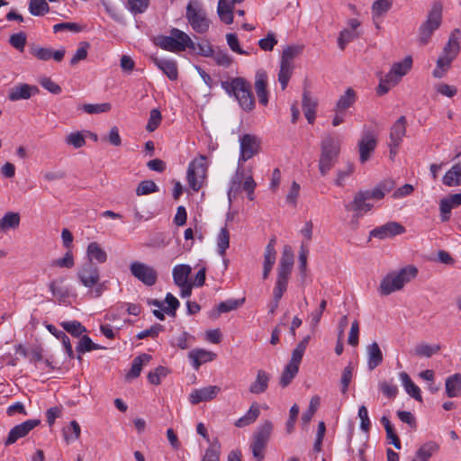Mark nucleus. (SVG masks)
I'll return each mask as SVG.
<instances>
[{"label": "nucleus", "mask_w": 461, "mask_h": 461, "mask_svg": "<svg viewBox=\"0 0 461 461\" xmlns=\"http://www.w3.org/2000/svg\"><path fill=\"white\" fill-rule=\"evenodd\" d=\"M221 86L230 96L235 97L242 110L250 112L255 108L251 85L245 78L237 77L230 81H221Z\"/></svg>", "instance_id": "obj_1"}, {"label": "nucleus", "mask_w": 461, "mask_h": 461, "mask_svg": "<svg viewBox=\"0 0 461 461\" xmlns=\"http://www.w3.org/2000/svg\"><path fill=\"white\" fill-rule=\"evenodd\" d=\"M417 274V267L411 265L406 266L399 271L390 272L382 279L378 292L381 295H389L399 291L403 288L405 284L415 278Z\"/></svg>", "instance_id": "obj_2"}, {"label": "nucleus", "mask_w": 461, "mask_h": 461, "mask_svg": "<svg viewBox=\"0 0 461 461\" xmlns=\"http://www.w3.org/2000/svg\"><path fill=\"white\" fill-rule=\"evenodd\" d=\"M155 44L164 50L174 53L185 51L186 49L191 51L195 50V42L187 33L177 28H172L169 35L158 36Z\"/></svg>", "instance_id": "obj_3"}, {"label": "nucleus", "mask_w": 461, "mask_h": 461, "mask_svg": "<svg viewBox=\"0 0 461 461\" xmlns=\"http://www.w3.org/2000/svg\"><path fill=\"white\" fill-rule=\"evenodd\" d=\"M340 152L339 142L331 135L325 136L321 143L319 170L321 176H326L334 167Z\"/></svg>", "instance_id": "obj_4"}, {"label": "nucleus", "mask_w": 461, "mask_h": 461, "mask_svg": "<svg viewBox=\"0 0 461 461\" xmlns=\"http://www.w3.org/2000/svg\"><path fill=\"white\" fill-rule=\"evenodd\" d=\"M442 9L443 6L440 2L433 3L426 21L423 22L419 28L418 41L420 44H428L434 32L440 27L442 23Z\"/></svg>", "instance_id": "obj_5"}, {"label": "nucleus", "mask_w": 461, "mask_h": 461, "mask_svg": "<svg viewBox=\"0 0 461 461\" xmlns=\"http://www.w3.org/2000/svg\"><path fill=\"white\" fill-rule=\"evenodd\" d=\"M185 17L192 29L197 33H205L211 22L200 0H190L186 5Z\"/></svg>", "instance_id": "obj_6"}, {"label": "nucleus", "mask_w": 461, "mask_h": 461, "mask_svg": "<svg viewBox=\"0 0 461 461\" xmlns=\"http://www.w3.org/2000/svg\"><path fill=\"white\" fill-rule=\"evenodd\" d=\"M207 158L204 155L193 159L187 167L186 179L188 185L194 192H198L203 185L207 177Z\"/></svg>", "instance_id": "obj_7"}, {"label": "nucleus", "mask_w": 461, "mask_h": 461, "mask_svg": "<svg viewBox=\"0 0 461 461\" xmlns=\"http://www.w3.org/2000/svg\"><path fill=\"white\" fill-rule=\"evenodd\" d=\"M273 430V423L266 420L263 424L257 428L253 434V439L250 445L253 456L258 461L264 458V450L270 438Z\"/></svg>", "instance_id": "obj_8"}, {"label": "nucleus", "mask_w": 461, "mask_h": 461, "mask_svg": "<svg viewBox=\"0 0 461 461\" xmlns=\"http://www.w3.org/2000/svg\"><path fill=\"white\" fill-rule=\"evenodd\" d=\"M406 117L402 115L398 120L392 125L390 129V136L388 146L390 149V158L393 160L397 154L398 149L401 146L403 138L406 134Z\"/></svg>", "instance_id": "obj_9"}, {"label": "nucleus", "mask_w": 461, "mask_h": 461, "mask_svg": "<svg viewBox=\"0 0 461 461\" xmlns=\"http://www.w3.org/2000/svg\"><path fill=\"white\" fill-rule=\"evenodd\" d=\"M130 270L135 278L148 286H152L157 282V271L147 264L134 261L131 264Z\"/></svg>", "instance_id": "obj_10"}, {"label": "nucleus", "mask_w": 461, "mask_h": 461, "mask_svg": "<svg viewBox=\"0 0 461 461\" xmlns=\"http://www.w3.org/2000/svg\"><path fill=\"white\" fill-rule=\"evenodd\" d=\"M77 276L80 283L87 288L95 287L100 280L99 269L93 263L84 264Z\"/></svg>", "instance_id": "obj_11"}, {"label": "nucleus", "mask_w": 461, "mask_h": 461, "mask_svg": "<svg viewBox=\"0 0 461 461\" xmlns=\"http://www.w3.org/2000/svg\"><path fill=\"white\" fill-rule=\"evenodd\" d=\"M40 423L41 420L39 419H32L14 426L8 433V437L5 442V445L8 446L15 443L19 438L25 437Z\"/></svg>", "instance_id": "obj_12"}, {"label": "nucleus", "mask_w": 461, "mask_h": 461, "mask_svg": "<svg viewBox=\"0 0 461 461\" xmlns=\"http://www.w3.org/2000/svg\"><path fill=\"white\" fill-rule=\"evenodd\" d=\"M368 200L364 191H358L355 194L353 201L345 204V210L354 212L355 216L360 217L373 208V204L368 203Z\"/></svg>", "instance_id": "obj_13"}, {"label": "nucleus", "mask_w": 461, "mask_h": 461, "mask_svg": "<svg viewBox=\"0 0 461 461\" xmlns=\"http://www.w3.org/2000/svg\"><path fill=\"white\" fill-rule=\"evenodd\" d=\"M40 92L37 86L26 83L17 84L8 91V99L12 102L28 100Z\"/></svg>", "instance_id": "obj_14"}, {"label": "nucleus", "mask_w": 461, "mask_h": 461, "mask_svg": "<svg viewBox=\"0 0 461 461\" xmlns=\"http://www.w3.org/2000/svg\"><path fill=\"white\" fill-rule=\"evenodd\" d=\"M405 232V228L399 222L389 221L378 226L370 231V236L379 240L392 238Z\"/></svg>", "instance_id": "obj_15"}, {"label": "nucleus", "mask_w": 461, "mask_h": 461, "mask_svg": "<svg viewBox=\"0 0 461 461\" xmlns=\"http://www.w3.org/2000/svg\"><path fill=\"white\" fill-rule=\"evenodd\" d=\"M221 391L220 386L209 385L199 389H194L189 394V402L196 405L202 402H209L216 398Z\"/></svg>", "instance_id": "obj_16"}, {"label": "nucleus", "mask_w": 461, "mask_h": 461, "mask_svg": "<svg viewBox=\"0 0 461 461\" xmlns=\"http://www.w3.org/2000/svg\"><path fill=\"white\" fill-rule=\"evenodd\" d=\"M240 155L239 161L245 162L258 153L259 144L258 139L250 134H244L240 140Z\"/></svg>", "instance_id": "obj_17"}, {"label": "nucleus", "mask_w": 461, "mask_h": 461, "mask_svg": "<svg viewBox=\"0 0 461 461\" xmlns=\"http://www.w3.org/2000/svg\"><path fill=\"white\" fill-rule=\"evenodd\" d=\"M411 66L412 59L411 56L405 57L401 62L394 63L391 70L386 74L387 80L398 84L401 78L411 70Z\"/></svg>", "instance_id": "obj_18"}, {"label": "nucleus", "mask_w": 461, "mask_h": 461, "mask_svg": "<svg viewBox=\"0 0 461 461\" xmlns=\"http://www.w3.org/2000/svg\"><path fill=\"white\" fill-rule=\"evenodd\" d=\"M65 50L60 49L58 50H52L50 48H42L36 45H32L30 48V53L37 58L39 60L47 61L50 59L59 62L65 56Z\"/></svg>", "instance_id": "obj_19"}, {"label": "nucleus", "mask_w": 461, "mask_h": 461, "mask_svg": "<svg viewBox=\"0 0 461 461\" xmlns=\"http://www.w3.org/2000/svg\"><path fill=\"white\" fill-rule=\"evenodd\" d=\"M375 136L371 131L366 132L358 142L361 163H365L370 158L371 153L375 150Z\"/></svg>", "instance_id": "obj_20"}, {"label": "nucleus", "mask_w": 461, "mask_h": 461, "mask_svg": "<svg viewBox=\"0 0 461 461\" xmlns=\"http://www.w3.org/2000/svg\"><path fill=\"white\" fill-rule=\"evenodd\" d=\"M461 205V193L450 194L439 202L441 221L445 222L450 219L451 210Z\"/></svg>", "instance_id": "obj_21"}, {"label": "nucleus", "mask_w": 461, "mask_h": 461, "mask_svg": "<svg viewBox=\"0 0 461 461\" xmlns=\"http://www.w3.org/2000/svg\"><path fill=\"white\" fill-rule=\"evenodd\" d=\"M294 266V253L290 246H285L278 266V276L289 278Z\"/></svg>", "instance_id": "obj_22"}, {"label": "nucleus", "mask_w": 461, "mask_h": 461, "mask_svg": "<svg viewBox=\"0 0 461 461\" xmlns=\"http://www.w3.org/2000/svg\"><path fill=\"white\" fill-rule=\"evenodd\" d=\"M271 379V375L267 371L260 369L257 372L255 381H253L249 388V393L253 394L264 393L267 388Z\"/></svg>", "instance_id": "obj_23"}, {"label": "nucleus", "mask_w": 461, "mask_h": 461, "mask_svg": "<svg viewBox=\"0 0 461 461\" xmlns=\"http://www.w3.org/2000/svg\"><path fill=\"white\" fill-rule=\"evenodd\" d=\"M188 357L192 361V366L195 370L205 363L212 361L216 357V354L203 348L193 349L188 353Z\"/></svg>", "instance_id": "obj_24"}, {"label": "nucleus", "mask_w": 461, "mask_h": 461, "mask_svg": "<svg viewBox=\"0 0 461 461\" xmlns=\"http://www.w3.org/2000/svg\"><path fill=\"white\" fill-rule=\"evenodd\" d=\"M460 30L455 29L450 33L448 41L443 48L442 55L456 59L460 52V42H459Z\"/></svg>", "instance_id": "obj_25"}, {"label": "nucleus", "mask_w": 461, "mask_h": 461, "mask_svg": "<svg viewBox=\"0 0 461 461\" xmlns=\"http://www.w3.org/2000/svg\"><path fill=\"white\" fill-rule=\"evenodd\" d=\"M65 278L59 277L49 284V289L59 303H66L69 297V289L63 285Z\"/></svg>", "instance_id": "obj_26"}, {"label": "nucleus", "mask_w": 461, "mask_h": 461, "mask_svg": "<svg viewBox=\"0 0 461 461\" xmlns=\"http://www.w3.org/2000/svg\"><path fill=\"white\" fill-rule=\"evenodd\" d=\"M154 64L159 68L170 80H176L178 69L176 62L173 59H153Z\"/></svg>", "instance_id": "obj_27"}, {"label": "nucleus", "mask_w": 461, "mask_h": 461, "mask_svg": "<svg viewBox=\"0 0 461 461\" xmlns=\"http://www.w3.org/2000/svg\"><path fill=\"white\" fill-rule=\"evenodd\" d=\"M439 450V445L435 441L422 444L415 453V457L410 461H429Z\"/></svg>", "instance_id": "obj_28"}, {"label": "nucleus", "mask_w": 461, "mask_h": 461, "mask_svg": "<svg viewBox=\"0 0 461 461\" xmlns=\"http://www.w3.org/2000/svg\"><path fill=\"white\" fill-rule=\"evenodd\" d=\"M367 367L369 370L375 369L383 362L384 357L377 342H373L366 348Z\"/></svg>", "instance_id": "obj_29"}, {"label": "nucleus", "mask_w": 461, "mask_h": 461, "mask_svg": "<svg viewBox=\"0 0 461 461\" xmlns=\"http://www.w3.org/2000/svg\"><path fill=\"white\" fill-rule=\"evenodd\" d=\"M276 239L273 238L270 240L269 243L267 245L264 254V269H263V278L267 279L269 276V273L272 270L273 266L276 262V252L275 249Z\"/></svg>", "instance_id": "obj_30"}, {"label": "nucleus", "mask_w": 461, "mask_h": 461, "mask_svg": "<svg viewBox=\"0 0 461 461\" xmlns=\"http://www.w3.org/2000/svg\"><path fill=\"white\" fill-rule=\"evenodd\" d=\"M357 100V94L352 87H348L343 95L338 99L334 111L345 112L352 107Z\"/></svg>", "instance_id": "obj_31"}, {"label": "nucleus", "mask_w": 461, "mask_h": 461, "mask_svg": "<svg viewBox=\"0 0 461 461\" xmlns=\"http://www.w3.org/2000/svg\"><path fill=\"white\" fill-rule=\"evenodd\" d=\"M267 77L265 72L258 73L255 81V89L259 103L266 106L268 103V91L267 89Z\"/></svg>", "instance_id": "obj_32"}, {"label": "nucleus", "mask_w": 461, "mask_h": 461, "mask_svg": "<svg viewBox=\"0 0 461 461\" xmlns=\"http://www.w3.org/2000/svg\"><path fill=\"white\" fill-rule=\"evenodd\" d=\"M446 394L449 398L461 396V374L456 373L449 375L445 381Z\"/></svg>", "instance_id": "obj_33"}, {"label": "nucleus", "mask_w": 461, "mask_h": 461, "mask_svg": "<svg viewBox=\"0 0 461 461\" xmlns=\"http://www.w3.org/2000/svg\"><path fill=\"white\" fill-rule=\"evenodd\" d=\"M21 216L19 212H7L0 219V233L7 232L10 230H15L19 227Z\"/></svg>", "instance_id": "obj_34"}, {"label": "nucleus", "mask_w": 461, "mask_h": 461, "mask_svg": "<svg viewBox=\"0 0 461 461\" xmlns=\"http://www.w3.org/2000/svg\"><path fill=\"white\" fill-rule=\"evenodd\" d=\"M399 378L402 382V386L404 387V390L406 393L412 398H414L418 402H422V396L420 393V389L419 386H417L412 380L411 379L410 375L405 372H401L399 374Z\"/></svg>", "instance_id": "obj_35"}, {"label": "nucleus", "mask_w": 461, "mask_h": 461, "mask_svg": "<svg viewBox=\"0 0 461 461\" xmlns=\"http://www.w3.org/2000/svg\"><path fill=\"white\" fill-rule=\"evenodd\" d=\"M234 2L231 0H219L217 13L220 19L226 24L233 23Z\"/></svg>", "instance_id": "obj_36"}, {"label": "nucleus", "mask_w": 461, "mask_h": 461, "mask_svg": "<svg viewBox=\"0 0 461 461\" xmlns=\"http://www.w3.org/2000/svg\"><path fill=\"white\" fill-rule=\"evenodd\" d=\"M86 255L89 260L87 263L96 261L99 264H103L107 260V253L101 248L100 244L95 241L88 244Z\"/></svg>", "instance_id": "obj_37"}, {"label": "nucleus", "mask_w": 461, "mask_h": 461, "mask_svg": "<svg viewBox=\"0 0 461 461\" xmlns=\"http://www.w3.org/2000/svg\"><path fill=\"white\" fill-rule=\"evenodd\" d=\"M442 182L447 186L461 185V162L452 166L443 176Z\"/></svg>", "instance_id": "obj_38"}, {"label": "nucleus", "mask_w": 461, "mask_h": 461, "mask_svg": "<svg viewBox=\"0 0 461 461\" xmlns=\"http://www.w3.org/2000/svg\"><path fill=\"white\" fill-rule=\"evenodd\" d=\"M260 414L259 406L258 403H252L249 411L240 419L235 421V426L243 428L254 423Z\"/></svg>", "instance_id": "obj_39"}, {"label": "nucleus", "mask_w": 461, "mask_h": 461, "mask_svg": "<svg viewBox=\"0 0 461 461\" xmlns=\"http://www.w3.org/2000/svg\"><path fill=\"white\" fill-rule=\"evenodd\" d=\"M151 360V356L146 353H143L138 357H136L132 363H131V368L127 374L128 379H134L137 378L141 372L142 366L144 365H147Z\"/></svg>", "instance_id": "obj_40"}, {"label": "nucleus", "mask_w": 461, "mask_h": 461, "mask_svg": "<svg viewBox=\"0 0 461 461\" xmlns=\"http://www.w3.org/2000/svg\"><path fill=\"white\" fill-rule=\"evenodd\" d=\"M310 339L311 337L307 335L298 343V345L292 352L291 359L288 365L299 367Z\"/></svg>", "instance_id": "obj_41"}, {"label": "nucleus", "mask_w": 461, "mask_h": 461, "mask_svg": "<svg viewBox=\"0 0 461 461\" xmlns=\"http://www.w3.org/2000/svg\"><path fill=\"white\" fill-rule=\"evenodd\" d=\"M192 268L189 265L181 264L174 267L172 275L174 282L176 285H183L188 283V276Z\"/></svg>", "instance_id": "obj_42"}, {"label": "nucleus", "mask_w": 461, "mask_h": 461, "mask_svg": "<svg viewBox=\"0 0 461 461\" xmlns=\"http://www.w3.org/2000/svg\"><path fill=\"white\" fill-rule=\"evenodd\" d=\"M79 338H80L79 342L76 348L77 352L78 353L77 359H79V360L82 359V357L80 356L81 354H84L86 352H90L93 350H96V349L104 348V347L94 343L92 341V339L86 335L81 336Z\"/></svg>", "instance_id": "obj_43"}, {"label": "nucleus", "mask_w": 461, "mask_h": 461, "mask_svg": "<svg viewBox=\"0 0 461 461\" xmlns=\"http://www.w3.org/2000/svg\"><path fill=\"white\" fill-rule=\"evenodd\" d=\"M454 59L440 55L437 60L436 68L433 70L432 75L435 78H442L451 67Z\"/></svg>", "instance_id": "obj_44"}, {"label": "nucleus", "mask_w": 461, "mask_h": 461, "mask_svg": "<svg viewBox=\"0 0 461 461\" xmlns=\"http://www.w3.org/2000/svg\"><path fill=\"white\" fill-rule=\"evenodd\" d=\"M60 326L64 329L65 331L76 338L81 337L82 334L86 331V327L83 326L78 321H62Z\"/></svg>", "instance_id": "obj_45"}, {"label": "nucleus", "mask_w": 461, "mask_h": 461, "mask_svg": "<svg viewBox=\"0 0 461 461\" xmlns=\"http://www.w3.org/2000/svg\"><path fill=\"white\" fill-rule=\"evenodd\" d=\"M64 439L68 444L77 440L80 437L81 429L76 420H72L68 426L62 429Z\"/></svg>", "instance_id": "obj_46"}, {"label": "nucleus", "mask_w": 461, "mask_h": 461, "mask_svg": "<svg viewBox=\"0 0 461 461\" xmlns=\"http://www.w3.org/2000/svg\"><path fill=\"white\" fill-rule=\"evenodd\" d=\"M230 247V233L226 227L221 229L217 236V251L219 255L224 256Z\"/></svg>", "instance_id": "obj_47"}, {"label": "nucleus", "mask_w": 461, "mask_h": 461, "mask_svg": "<svg viewBox=\"0 0 461 461\" xmlns=\"http://www.w3.org/2000/svg\"><path fill=\"white\" fill-rule=\"evenodd\" d=\"M393 5V0H375L372 5L373 18L375 19L386 14Z\"/></svg>", "instance_id": "obj_48"}, {"label": "nucleus", "mask_w": 461, "mask_h": 461, "mask_svg": "<svg viewBox=\"0 0 461 461\" xmlns=\"http://www.w3.org/2000/svg\"><path fill=\"white\" fill-rule=\"evenodd\" d=\"M29 11L34 16H42L49 13L50 6L46 0H30Z\"/></svg>", "instance_id": "obj_49"}, {"label": "nucleus", "mask_w": 461, "mask_h": 461, "mask_svg": "<svg viewBox=\"0 0 461 461\" xmlns=\"http://www.w3.org/2000/svg\"><path fill=\"white\" fill-rule=\"evenodd\" d=\"M211 58L213 59L216 65L225 68L230 67L233 62L232 58L228 52L220 49L213 50V55H212Z\"/></svg>", "instance_id": "obj_50"}, {"label": "nucleus", "mask_w": 461, "mask_h": 461, "mask_svg": "<svg viewBox=\"0 0 461 461\" xmlns=\"http://www.w3.org/2000/svg\"><path fill=\"white\" fill-rule=\"evenodd\" d=\"M298 371H299L298 366H291V365L287 364L280 376L279 384L283 388L288 386L291 384V382L293 381V379L295 377V375L298 374Z\"/></svg>", "instance_id": "obj_51"}, {"label": "nucleus", "mask_w": 461, "mask_h": 461, "mask_svg": "<svg viewBox=\"0 0 461 461\" xmlns=\"http://www.w3.org/2000/svg\"><path fill=\"white\" fill-rule=\"evenodd\" d=\"M245 302V298L242 299H229L227 301L220 303L217 307L218 314L229 312L230 311L236 310L240 306L243 304Z\"/></svg>", "instance_id": "obj_52"}, {"label": "nucleus", "mask_w": 461, "mask_h": 461, "mask_svg": "<svg viewBox=\"0 0 461 461\" xmlns=\"http://www.w3.org/2000/svg\"><path fill=\"white\" fill-rule=\"evenodd\" d=\"M294 65L284 64L280 62V69L278 73V81L283 90H285L288 85L293 73Z\"/></svg>", "instance_id": "obj_53"}, {"label": "nucleus", "mask_w": 461, "mask_h": 461, "mask_svg": "<svg viewBox=\"0 0 461 461\" xmlns=\"http://www.w3.org/2000/svg\"><path fill=\"white\" fill-rule=\"evenodd\" d=\"M302 51V48L296 45L287 46L284 49L281 56V63L284 64H293L294 59L299 55Z\"/></svg>", "instance_id": "obj_54"}, {"label": "nucleus", "mask_w": 461, "mask_h": 461, "mask_svg": "<svg viewBox=\"0 0 461 461\" xmlns=\"http://www.w3.org/2000/svg\"><path fill=\"white\" fill-rule=\"evenodd\" d=\"M158 191V186L152 180H143L141 181L136 188V194L146 195L152 193H156Z\"/></svg>", "instance_id": "obj_55"}, {"label": "nucleus", "mask_w": 461, "mask_h": 461, "mask_svg": "<svg viewBox=\"0 0 461 461\" xmlns=\"http://www.w3.org/2000/svg\"><path fill=\"white\" fill-rule=\"evenodd\" d=\"M221 445L216 439L211 443L210 447L205 450L204 456L201 461H220Z\"/></svg>", "instance_id": "obj_56"}, {"label": "nucleus", "mask_w": 461, "mask_h": 461, "mask_svg": "<svg viewBox=\"0 0 461 461\" xmlns=\"http://www.w3.org/2000/svg\"><path fill=\"white\" fill-rule=\"evenodd\" d=\"M112 106L109 103L103 104H86L81 106V109L89 114L107 113L111 110Z\"/></svg>", "instance_id": "obj_57"}, {"label": "nucleus", "mask_w": 461, "mask_h": 461, "mask_svg": "<svg viewBox=\"0 0 461 461\" xmlns=\"http://www.w3.org/2000/svg\"><path fill=\"white\" fill-rule=\"evenodd\" d=\"M149 5V0H127V8L133 14L144 13Z\"/></svg>", "instance_id": "obj_58"}, {"label": "nucleus", "mask_w": 461, "mask_h": 461, "mask_svg": "<svg viewBox=\"0 0 461 461\" xmlns=\"http://www.w3.org/2000/svg\"><path fill=\"white\" fill-rule=\"evenodd\" d=\"M168 374V370L167 367L162 366H158L153 371H150L148 374V381L155 385H158L161 383V379L166 377Z\"/></svg>", "instance_id": "obj_59"}, {"label": "nucleus", "mask_w": 461, "mask_h": 461, "mask_svg": "<svg viewBox=\"0 0 461 461\" xmlns=\"http://www.w3.org/2000/svg\"><path fill=\"white\" fill-rule=\"evenodd\" d=\"M288 280H289V278H287V277H283V276H277L276 282V285H275V287L273 290V298L274 299L278 300V301L281 300L285 292L287 289Z\"/></svg>", "instance_id": "obj_60"}, {"label": "nucleus", "mask_w": 461, "mask_h": 461, "mask_svg": "<svg viewBox=\"0 0 461 461\" xmlns=\"http://www.w3.org/2000/svg\"><path fill=\"white\" fill-rule=\"evenodd\" d=\"M162 116L158 109H152L149 113V118L146 125V131L153 132L161 123Z\"/></svg>", "instance_id": "obj_61"}, {"label": "nucleus", "mask_w": 461, "mask_h": 461, "mask_svg": "<svg viewBox=\"0 0 461 461\" xmlns=\"http://www.w3.org/2000/svg\"><path fill=\"white\" fill-rule=\"evenodd\" d=\"M440 349L438 345L420 344L415 348V355L419 357H430Z\"/></svg>", "instance_id": "obj_62"}, {"label": "nucleus", "mask_w": 461, "mask_h": 461, "mask_svg": "<svg viewBox=\"0 0 461 461\" xmlns=\"http://www.w3.org/2000/svg\"><path fill=\"white\" fill-rule=\"evenodd\" d=\"M26 41V34L23 32L14 33L9 38V43L20 52H23L24 50Z\"/></svg>", "instance_id": "obj_63"}, {"label": "nucleus", "mask_w": 461, "mask_h": 461, "mask_svg": "<svg viewBox=\"0 0 461 461\" xmlns=\"http://www.w3.org/2000/svg\"><path fill=\"white\" fill-rule=\"evenodd\" d=\"M358 37V33L354 30L344 29L340 32L338 44L341 50H344L346 45Z\"/></svg>", "instance_id": "obj_64"}]
</instances>
